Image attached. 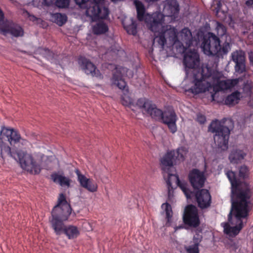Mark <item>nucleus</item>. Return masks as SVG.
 <instances>
[{"instance_id":"58836bf2","label":"nucleus","mask_w":253,"mask_h":253,"mask_svg":"<svg viewBox=\"0 0 253 253\" xmlns=\"http://www.w3.org/2000/svg\"><path fill=\"white\" fill-rule=\"evenodd\" d=\"M76 3L79 5L81 8H85L87 9L88 7L89 4H87L88 0H74Z\"/></svg>"},{"instance_id":"20e7f679","label":"nucleus","mask_w":253,"mask_h":253,"mask_svg":"<svg viewBox=\"0 0 253 253\" xmlns=\"http://www.w3.org/2000/svg\"><path fill=\"white\" fill-rule=\"evenodd\" d=\"M4 155H9L16 160L18 159L21 168L32 174L40 173L45 167L44 160L45 156L43 154L32 155L21 151L15 153L11 151L8 145L0 141V157H3Z\"/></svg>"},{"instance_id":"49530a36","label":"nucleus","mask_w":253,"mask_h":253,"mask_svg":"<svg viewBox=\"0 0 253 253\" xmlns=\"http://www.w3.org/2000/svg\"><path fill=\"white\" fill-rule=\"evenodd\" d=\"M53 2V0H43V3L47 6L50 5Z\"/></svg>"},{"instance_id":"3c124183","label":"nucleus","mask_w":253,"mask_h":253,"mask_svg":"<svg viewBox=\"0 0 253 253\" xmlns=\"http://www.w3.org/2000/svg\"><path fill=\"white\" fill-rule=\"evenodd\" d=\"M24 143L26 144L27 143V141L26 140H23Z\"/></svg>"},{"instance_id":"ea45409f","label":"nucleus","mask_w":253,"mask_h":253,"mask_svg":"<svg viewBox=\"0 0 253 253\" xmlns=\"http://www.w3.org/2000/svg\"><path fill=\"white\" fill-rule=\"evenodd\" d=\"M203 237L199 234H196L193 238V242L194 245L199 246L200 243L202 241Z\"/></svg>"},{"instance_id":"423d86ee","label":"nucleus","mask_w":253,"mask_h":253,"mask_svg":"<svg viewBox=\"0 0 253 253\" xmlns=\"http://www.w3.org/2000/svg\"><path fill=\"white\" fill-rule=\"evenodd\" d=\"M210 131L215 133L214 140L216 145L221 150L225 151L228 147V139L230 130L226 126L221 125V122L216 120L213 121L209 126Z\"/></svg>"},{"instance_id":"473e14b6","label":"nucleus","mask_w":253,"mask_h":253,"mask_svg":"<svg viewBox=\"0 0 253 253\" xmlns=\"http://www.w3.org/2000/svg\"><path fill=\"white\" fill-rule=\"evenodd\" d=\"M216 30L217 32V34L219 37H222L226 35V27L221 23L219 22H216Z\"/></svg>"},{"instance_id":"7ed1b4c3","label":"nucleus","mask_w":253,"mask_h":253,"mask_svg":"<svg viewBox=\"0 0 253 253\" xmlns=\"http://www.w3.org/2000/svg\"><path fill=\"white\" fill-rule=\"evenodd\" d=\"M226 175L232 186V206L228 214V222L222 223L221 226L225 234L235 236L243 227L242 219L246 218L248 215L247 200L250 197V191L248 187L243 190L239 188L235 172L228 171Z\"/></svg>"},{"instance_id":"7c9ffc66","label":"nucleus","mask_w":253,"mask_h":253,"mask_svg":"<svg viewBox=\"0 0 253 253\" xmlns=\"http://www.w3.org/2000/svg\"><path fill=\"white\" fill-rule=\"evenodd\" d=\"M163 114L164 112L160 109H158L154 104V107H152L151 111L148 114L155 120H161Z\"/></svg>"},{"instance_id":"4468645a","label":"nucleus","mask_w":253,"mask_h":253,"mask_svg":"<svg viewBox=\"0 0 253 253\" xmlns=\"http://www.w3.org/2000/svg\"><path fill=\"white\" fill-rule=\"evenodd\" d=\"M77 175V179L80 185L90 192H94L97 190V184L92 179L87 178L84 174L81 173L79 169L75 170Z\"/></svg>"},{"instance_id":"aec40b11","label":"nucleus","mask_w":253,"mask_h":253,"mask_svg":"<svg viewBox=\"0 0 253 253\" xmlns=\"http://www.w3.org/2000/svg\"><path fill=\"white\" fill-rule=\"evenodd\" d=\"M192 35L190 30L187 28L183 29L179 33V39L181 41L182 46L185 44V47H189L192 43Z\"/></svg>"},{"instance_id":"412c9836","label":"nucleus","mask_w":253,"mask_h":253,"mask_svg":"<svg viewBox=\"0 0 253 253\" xmlns=\"http://www.w3.org/2000/svg\"><path fill=\"white\" fill-rule=\"evenodd\" d=\"M154 105L151 101L146 98H140L136 103V105L141 110L142 112L147 114L151 111L152 107H154Z\"/></svg>"},{"instance_id":"e433bc0d","label":"nucleus","mask_w":253,"mask_h":253,"mask_svg":"<svg viewBox=\"0 0 253 253\" xmlns=\"http://www.w3.org/2000/svg\"><path fill=\"white\" fill-rule=\"evenodd\" d=\"M55 3L57 6L64 8L69 5V0H56Z\"/></svg>"},{"instance_id":"393cba45","label":"nucleus","mask_w":253,"mask_h":253,"mask_svg":"<svg viewBox=\"0 0 253 253\" xmlns=\"http://www.w3.org/2000/svg\"><path fill=\"white\" fill-rule=\"evenodd\" d=\"M240 99V93L236 91L228 95L225 99V104L228 106H233L237 104Z\"/></svg>"},{"instance_id":"a19ab883","label":"nucleus","mask_w":253,"mask_h":253,"mask_svg":"<svg viewBox=\"0 0 253 253\" xmlns=\"http://www.w3.org/2000/svg\"><path fill=\"white\" fill-rule=\"evenodd\" d=\"M42 54L48 60H51L53 57V53L48 49H43Z\"/></svg>"},{"instance_id":"c85d7f7f","label":"nucleus","mask_w":253,"mask_h":253,"mask_svg":"<svg viewBox=\"0 0 253 253\" xmlns=\"http://www.w3.org/2000/svg\"><path fill=\"white\" fill-rule=\"evenodd\" d=\"M188 152V149L184 147H180L177 149L175 152V158L179 161H183Z\"/></svg>"},{"instance_id":"bb28decb","label":"nucleus","mask_w":253,"mask_h":253,"mask_svg":"<svg viewBox=\"0 0 253 253\" xmlns=\"http://www.w3.org/2000/svg\"><path fill=\"white\" fill-rule=\"evenodd\" d=\"M64 233L68 237V239H72L77 238L79 235L80 231L76 226L69 225L66 227Z\"/></svg>"},{"instance_id":"dca6fc26","label":"nucleus","mask_w":253,"mask_h":253,"mask_svg":"<svg viewBox=\"0 0 253 253\" xmlns=\"http://www.w3.org/2000/svg\"><path fill=\"white\" fill-rule=\"evenodd\" d=\"M0 135L2 138L6 137L11 145H14L20 142L22 139L19 132L12 128H9L5 126L1 127Z\"/></svg>"},{"instance_id":"de8ad7c7","label":"nucleus","mask_w":253,"mask_h":253,"mask_svg":"<svg viewBox=\"0 0 253 253\" xmlns=\"http://www.w3.org/2000/svg\"><path fill=\"white\" fill-rule=\"evenodd\" d=\"M220 6H221V3L220 2H218L217 4V7L216 8V14L217 15L219 12L220 11Z\"/></svg>"},{"instance_id":"5701e85b","label":"nucleus","mask_w":253,"mask_h":253,"mask_svg":"<svg viewBox=\"0 0 253 253\" xmlns=\"http://www.w3.org/2000/svg\"><path fill=\"white\" fill-rule=\"evenodd\" d=\"M112 83L113 84L116 85L121 90L124 91L128 92L127 89H126V84L125 81L123 79L122 76L120 73L116 71L113 74L112 78Z\"/></svg>"},{"instance_id":"1a4fd4ad","label":"nucleus","mask_w":253,"mask_h":253,"mask_svg":"<svg viewBox=\"0 0 253 253\" xmlns=\"http://www.w3.org/2000/svg\"><path fill=\"white\" fill-rule=\"evenodd\" d=\"M168 174V178L167 180L169 194H170L174 187L179 186L182 190L187 199L191 198V192L187 188V184L184 182H181L177 174H171L169 171L166 172Z\"/></svg>"},{"instance_id":"79ce46f5","label":"nucleus","mask_w":253,"mask_h":253,"mask_svg":"<svg viewBox=\"0 0 253 253\" xmlns=\"http://www.w3.org/2000/svg\"><path fill=\"white\" fill-rule=\"evenodd\" d=\"M243 91L247 95L250 94L252 91V87L250 84L246 83L244 84L243 87Z\"/></svg>"},{"instance_id":"f704fd0d","label":"nucleus","mask_w":253,"mask_h":253,"mask_svg":"<svg viewBox=\"0 0 253 253\" xmlns=\"http://www.w3.org/2000/svg\"><path fill=\"white\" fill-rule=\"evenodd\" d=\"M187 253H199V246L197 245H190L185 247Z\"/></svg>"},{"instance_id":"c756f323","label":"nucleus","mask_w":253,"mask_h":253,"mask_svg":"<svg viewBox=\"0 0 253 253\" xmlns=\"http://www.w3.org/2000/svg\"><path fill=\"white\" fill-rule=\"evenodd\" d=\"M52 18L54 22L60 26H62L67 21V16L66 15L60 13L53 14Z\"/></svg>"},{"instance_id":"9b49d317","label":"nucleus","mask_w":253,"mask_h":253,"mask_svg":"<svg viewBox=\"0 0 253 253\" xmlns=\"http://www.w3.org/2000/svg\"><path fill=\"white\" fill-rule=\"evenodd\" d=\"M78 62L81 69L87 75H90L92 77H96L99 79L103 78L100 71L96 69L95 66L89 60L81 57L79 58Z\"/></svg>"},{"instance_id":"cd10ccee","label":"nucleus","mask_w":253,"mask_h":253,"mask_svg":"<svg viewBox=\"0 0 253 253\" xmlns=\"http://www.w3.org/2000/svg\"><path fill=\"white\" fill-rule=\"evenodd\" d=\"M134 3L136 6L137 18L139 21L144 20V15L145 13V8L142 3L138 0H134Z\"/></svg>"},{"instance_id":"6ab92c4d","label":"nucleus","mask_w":253,"mask_h":253,"mask_svg":"<svg viewBox=\"0 0 253 253\" xmlns=\"http://www.w3.org/2000/svg\"><path fill=\"white\" fill-rule=\"evenodd\" d=\"M175 152L174 151L168 152L162 158L161 163L162 169L165 172L169 171V169L173 166V163L175 161Z\"/></svg>"},{"instance_id":"a878e982","label":"nucleus","mask_w":253,"mask_h":253,"mask_svg":"<svg viewBox=\"0 0 253 253\" xmlns=\"http://www.w3.org/2000/svg\"><path fill=\"white\" fill-rule=\"evenodd\" d=\"M108 29V25L103 22H98L92 27L93 33L95 35L105 34Z\"/></svg>"},{"instance_id":"a211bd4d","label":"nucleus","mask_w":253,"mask_h":253,"mask_svg":"<svg viewBox=\"0 0 253 253\" xmlns=\"http://www.w3.org/2000/svg\"><path fill=\"white\" fill-rule=\"evenodd\" d=\"M196 200L199 207L205 209L209 207L211 203V196L208 190L202 189L197 192Z\"/></svg>"},{"instance_id":"ddd939ff","label":"nucleus","mask_w":253,"mask_h":253,"mask_svg":"<svg viewBox=\"0 0 253 253\" xmlns=\"http://www.w3.org/2000/svg\"><path fill=\"white\" fill-rule=\"evenodd\" d=\"M2 28L3 29H0V33L3 35H6L7 34L10 33L15 37H22L24 35V32L23 28L11 21H6Z\"/></svg>"},{"instance_id":"f8f14e48","label":"nucleus","mask_w":253,"mask_h":253,"mask_svg":"<svg viewBox=\"0 0 253 253\" xmlns=\"http://www.w3.org/2000/svg\"><path fill=\"white\" fill-rule=\"evenodd\" d=\"M188 177L189 181L194 189H199L204 186L206 180L204 172L197 169H193L189 172Z\"/></svg>"},{"instance_id":"09e8293b","label":"nucleus","mask_w":253,"mask_h":253,"mask_svg":"<svg viewBox=\"0 0 253 253\" xmlns=\"http://www.w3.org/2000/svg\"><path fill=\"white\" fill-rule=\"evenodd\" d=\"M247 5H249L250 4H253V0H249L246 2Z\"/></svg>"},{"instance_id":"8fccbe9b","label":"nucleus","mask_w":253,"mask_h":253,"mask_svg":"<svg viewBox=\"0 0 253 253\" xmlns=\"http://www.w3.org/2000/svg\"><path fill=\"white\" fill-rule=\"evenodd\" d=\"M214 93H212L211 94V99H212V100L213 101L214 100Z\"/></svg>"},{"instance_id":"2eb2a0df","label":"nucleus","mask_w":253,"mask_h":253,"mask_svg":"<svg viewBox=\"0 0 253 253\" xmlns=\"http://www.w3.org/2000/svg\"><path fill=\"white\" fill-rule=\"evenodd\" d=\"M161 120H162L164 124L168 126L171 132L174 133L177 131L176 125L177 117L173 110L169 109L165 111L164 112Z\"/></svg>"},{"instance_id":"0eeeda50","label":"nucleus","mask_w":253,"mask_h":253,"mask_svg":"<svg viewBox=\"0 0 253 253\" xmlns=\"http://www.w3.org/2000/svg\"><path fill=\"white\" fill-rule=\"evenodd\" d=\"M103 2L104 0H88L87 4H89V6L85 11L86 15L93 20L106 19L109 11L108 8L103 5Z\"/></svg>"},{"instance_id":"c9c22d12","label":"nucleus","mask_w":253,"mask_h":253,"mask_svg":"<svg viewBox=\"0 0 253 253\" xmlns=\"http://www.w3.org/2000/svg\"><path fill=\"white\" fill-rule=\"evenodd\" d=\"M249 170L247 167L245 166H241L239 170V176L243 178H246L248 174Z\"/></svg>"},{"instance_id":"37998d69","label":"nucleus","mask_w":253,"mask_h":253,"mask_svg":"<svg viewBox=\"0 0 253 253\" xmlns=\"http://www.w3.org/2000/svg\"><path fill=\"white\" fill-rule=\"evenodd\" d=\"M23 13L25 16H27L30 20L32 21H35L37 20L36 17L33 15L30 14V13L27 11H24Z\"/></svg>"},{"instance_id":"a18cd8bd","label":"nucleus","mask_w":253,"mask_h":253,"mask_svg":"<svg viewBox=\"0 0 253 253\" xmlns=\"http://www.w3.org/2000/svg\"><path fill=\"white\" fill-rule=\"evenodd\" d=\"M229 48V44L228 42L225 43V45L222 47V51L224 53H227Z\"/></svg>"},{"instance_id":"4c0bfd02","label":"nucleus","mask_w":253,"mask_h":253,"mask_svg":"<svg viewBox=\"0 0 253 253\" xmlns=\"http://www.w3.org/2000/svg\"><path fill=\"white\" fill-rule=\"evenodd\" d=\"M121 101L122 104L126 106L130 105L132 102L131 98L128 95L126 94H125L124 96H122Z\"/></svg>"},{"instance_id":"72a5a7b5","label":"nucleus","mask_w":253,"mask_h":253,"mask_svg":"<svg viewBox=\"0 0 253 253\" xmlns=\"http://www.w3.org/2000/svg\"><path fill=\"white\" fill-rule=\"evenodd\" d=\"M162 208L165 209L166 218L168 219V221L169 222L172 217V210L170 205L168 203H165L162 205Z\"/></svg>"},{"instance_id":"b1692460","label":"nucleus","mask_w":253,"mask_h":253,"mask_svg":"<svg viewBox=\"0 0 253 253\" xmlns=\"http://www.w3.org/2000/svg\"><path fill=\"white\" fill-rule=\"evenodd\" d=\"M246 156V153L240 150H233L229 156V159L231 163L233 164H237L243 160Z\"/></svg>"},{"instance_id":"c03bdc74","label":"nucleus","mask_w":253,"mask_h":253,"mask_svg":"<svg viewBox=\"0 0 253 253\" xmlns=\"http://www.w3.org/2000/svg\"><path fill=\"white\" fill-rule=\"evenodd\" d=\"M197 121L201 124L205 123L206 120L205 117L202 115H198L197 116Z\"/></svg>"},{"instance_id":"6e6552de","label":"nucleus","mask_w":253,"mask_h":253,"mask_svg":"<svg viewBox=\"0 0 253 253\" xmlns=\"http://www.w3.org/2000/svg\"><path fill=\"white\" fill-rule=\"evenodd\" d=\"M201 48L207 55H215L221 50L219 38L212 33H208L203 39Z\"/></svg>"},{"instance_id":"39448f33","label":"nucleus","mask_w":253,"mask_h":253,"mask_svg":"<svg viewBox=\"0 0 253 253\" xmlns=\"http://www.w3.org/2000/svg\"><path fill=\"white\" fill-rule=\"evenodd\" d=\"M71 211L70 205L67 202L64 194H60L58 203L52 211V219L50 220L51 227L56 235H60L64 233L66 226L63 221L68 219Z\"/></svg>"},{"instance_id":"2f4dec72","label":"nucleus","mask_w":253,"mask_h":253,"mask_svg":"<svg viewBox=\"0 0 253 253\" xmlns=\"http://www.w3.org/2000/svg\"><path fill=\"white\" fill-rule=\"evenodd\" d=\"M131 23L130 25H124V28L128 34L135 35L137 34V25L136 22L132 19L131 20Z\"/></svg>"},{"instance_id":"4be33fe9","label":"nucleus","mask_w":253,"mask_h":253,"mask_svg":"<svg viewBox=\"0 0 253 253\" xmlns=\"http://www.w3.org/2000/svg\"><path fill=\"white\" fill-rule=\"evenodd\" d=\"M51 178L54 182L59 184L61 186L69 187L72 181L70 178L57 173H52Z\"/></svg>"},{"instance_id":"f3484780","label":"nucleus","mask_w":253,"mask_h":253,"mask_svg":"<svg viewBox=\"0 0 253 253\" xmlns=\"http://www.w3.org/2000/svg\"><path fill=\"white\" fill-rule=\"evenodd\" d=\"M232 59L236 63L235 70L239 73L245 71V53L242 50H237L232 53Z\"/></svg>"},{"instance_id":"9d476101","label":"nucleus","mask_w":253,"mask_h":253,"mask_svg":"<svg viewBox=\"0 0 253 253\" xmlns=\"http://www.w3.org/2000/svg\"><path fill=\"white\" fill-rule=\"evenodd\" d=\"M183 218L184 223L190 226L196 227L200 224L197 208L193 205L186 207Z\"/></svg>"},{"instance_id":"f257e3e1","label":"nucleus","mask_w":253,"mask_h":253,"mask_svg":"<svg viewBox=\"0 0 253 253\" xmlns=\"http://www.w3.org/2000/svg\"><path fill=\"white\" fill-rule=\"evenodd\" d=\"M199 55L195 50L186 51L183 57L186 76L185 80H189L190 84L186 86L187 90L194 94L210 91L225 90L236 86L239 79L221 80L223 75L213 70L206 64L200 67Z\"/></svg>"},{"instance_id":"f03ea898","label":"nucleus","mask_w":253,"mask_h":253,"mask_svg":"<svg viewBox=\"0 0 253 253\" xmlns=\"http://www.w3.org/2000/svg\"><path fill=\"white\" fill-rule=\"evenodd\" d=\"M180 10L177 0H166L164 1L163 14L156 12L147 14L145 21L149 29L154 33V42H158L163 49L168 42L174 45L178 42L177 30L171 25H164V17H170L175 19L178 17Z\"/></svg>"},{"instance_id":"603ef678","label":"nucleus","mask_w":253,"mask_h":253,"mask_svg":"<svg viewBox=\"0 0 253 253\" xmlns=\"http://www.w3.org/2000/svg\"><path fill=\"white\" fill-rule=\"evenodd\" d=\"M181 228V227H177V228H179V229Z\"/></svg>"}]
</instances>
